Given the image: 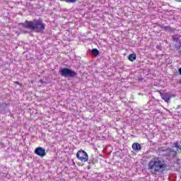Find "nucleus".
Wrapping results in <instances>:
<instances>
[{"instance_id": "16", "label": "nucleus", "mask_w": 181, "mask_h": 181, "mask_svg": "<svg viewBox=\"0 0 181 181\" xmlns=\"http://www.w3.org/2000/svg\"><path fill=\"white\" fill-rule=\"evenodd\" d=\"M178 72L180 74V76H181V67L178 69Z\"/></svg>"}, {"instance_id": "13", "label": "nucleus", "mask_w": 181, "mask_h": 181, "mask_svg": "<svg viewBox=\"0 0 181 181\" xmlns=\"http://www.w3.org/2000/svg\"><path fill=\"white\" fill-rule=\"evenodd\" d=\"M164 28L165 30H170V27L166 26V27H164Z\"/></svg>"}, {"instance_id": "2", "label": "nucleus", "mask_w": 181, "mask_h": 181, "mask_svg": "<svg viewBox=\"0 0 181 181\" xmlns=\"http://www.w3.org/2000/svg\"><path fill=\"white\" fill-rule=\"evenodd\" d=\"M23 28L25 29H30L33 30V32H36L37 33H43L46 25L42 21V19H34L33 21H25V23L21 24Z\"/></svg>"}, {"instance_id": "3", "label": "nucleus", "mask_w": 181, "mask_h": 181, "mask_svg": "<svg viewBox=\"0 0 181 181\" xmlns=\"http://www.w3.org/2000/svg\"><path fill=\"white\" fill-rule=\"evenodd\" d=\"M60 75L62 77H76L77 76V72L69 69L64 68L60 71Z\"/></svg>"}, {"instance_id": "6", "label": "nucleus", "mask_w": 181, "mask_h": 181, "mask_svg": "<svg viewBox=\"0 0 181 181\" xmlns=\"http://www.w3.org/2000/svg\"><path fill=\"white\" fill-rule=\"evenodd\" d=\"M35 153L38 156L43 158V156H46V149L42 147L36 148L35 150Z\"/></svg>"}, {"instance_id": "7", "label": "nucleus", "mask_w": 181, "mask_h": 181, "mask_svg": "<svg viewBox=\"0 0 181 181\" xmlns=\"http://www.w3.org/2000/svg\"><path fill=\"white\" fill-rule=\"evenodd\" d=\"M160 97L163 100H164V101H165V103H169V101H170V98H172V96H170V95L163 93H160Z\"/></svg>"}, {"instance_id": "15", "label": "nucleus", "mask_w": 181, "mask_h": 181, "mask_svg": "<svg viewBox=\"0 0 181 181\" xmlns=\"http://www.w3.org/2000/svg\"><path fill=\"white\" fill-rule=\"evenodd\" d=\"M16 84H17L18 86H22V83H19L18 81L16 82Z\"/></svg>"}, {"instance_id": "11", "label": "nucleus", "mask_w": 181, "mask_h": 181, "mask_svg": "<svg viewBox=\"0 0 181 181\" xmlns=\"http://www.w3.org/2000/svg\"><path fill=\"white\" fill-rule=\"evenodd\" d=\"M65 2L66 4H75V2H77V0H65Z\"/></svg>"}, {"instance_id": "5", "label": "nucleus", "mask_w": 181, "mask_h": 181, "mask_svg": "<svg viewBox=\"0 0 181 181\" xmlns=\"http://www.w3.org/2000/svg\"><path fill=\"white\" fill-rule=\"evenodd\" d=\"M76 158L81 160V162H87V160H88V155L83 150H80L77 152Z\"/></svg>"}, {"instance_id": "18", "label": "nucleus", "mask_w": 181, "mask_h": 181, "mask_svg": "<svg viewBox=\"0 0 181 181\" xmlns=\"http://www.w3.org/2000/svg\"><path fill=\"white\" fill-rule=\"evenodd\" d=\"M60 1H62V2H66V0H60Z\"/></svg>"}, {"instance_id": "20", "label": "nucleus", "mask_w": 181, "mask_h": 181, "mask_svg": "<svg viewBox=\"0 0 181 181\" xmlns=\"http://www.w3.org/2000/svg\"><path fill=\"white\" fill-rule=\"evenodd\" d=\"M180 84H181V80H180Z\"/></svg>"}, {"instance_id": "19", "label": "nucleus", "mask_w": 181, "mask_h": 181, "mask_svg": "<svg viewBox=\"0 0 181 181\" xmlns=\"http://www.w3.org/2000/svg\"><path fill=\"white\" fill-rule=\"evenodd\" d=\"M175 155H176L177 153L176 151H174Z\"/></svg>"}, {"instance_id": "14", "label": "nucleus", "mask_w": 181, "mask_h": 181, "mask_svg": "<svg viewBox=\"0 0 181 181\" xmlns=\"http://www.w3.org/2000/svg\"><path fill=\"white\" fill-rule=\"evenodd\" d=\"M40 83H41L42 84H46V82L44 81L43 80H40Z\"/></svg>"}, {"instance_id": "9", "label": "nucleus", "mask_w": 181, "mask_h": 181, "mask_svg": "<svg viewBox=\"0 0 181 181\" xmlns=\"http://www.w3.org/2000/svg\"><path fill=\"white\" fill-rule=\"evenodd\" d=\"M129 60L130 62H134V60H136V54H135V53L130 54L129 55Z\"/></svg>"}, {"instance_id": "1", "label": "nucleus", "mask_w": 181, "mask_h": 181, "mask_svg": "<svg viewBox=\"0 0 181 181\" xmlns=\"http://www.w3.org/2000/svg\"><path fill=\"white\" fill-rule=\"evenodd\" d=\"M166 163L159 157L153 158L148 164V170L152 175L163 173L166 169Z\"/></svg>"}, {"instance_id": "10", "label": "nucleus", "mask_w": 181, "mask_h": 181, "mask_svg": "<svg viewBox=\"0 0 181 181\" xmlns=\"http://www.w3.org/2000/svg\"><path fill=\"white\" fill-rule=\"evenodd\" d=\"M92 53L93 54H94V56H98V54H100V51H98V49L93 48L92 49Z\"/></svg>"}, {"instance_id": "8", "label": "nucleus", "mask_w": 181, "mask_h": 181, "mask_svg": "<svg viewBox=\"0 0 181 181\" xmlns=\"http://www.w3.org/2000/svg\"><path fill=\"white\" fill-rule=\"evenodd\" d=\"M132 149L133 151H141V149H142V147L139 143H134L132 144Z\"/></svg>"}, {"instance_id": "17", "label": "nucleus", "mask_w": 181, "mask_h": 181, "mask_svg": "<svg viewBox=\"0 0 181 181\" xmlns=\"http://www.w3.org/2000/svg\"><path fill=\"white\" fill-rule=\"evenodd\" d=\"M177 2H181V0H175Z\"/></svg>"}, {"instance_id": "12", "label": "nucleus", "mask_w": 181, "mask_h": 181, "mask_svg": "<svg viewBox=\"0 0 181 181\" xmlns=\"http://www.w3.org/2000/svg\"><path fill=\"white\" fill-rule=\"evenodd\" d=\"M168 149L166 147H161L159 148L160 152H166Z\"/></svg>"}, {"instance_id": "4", "label": "nucleus", "mask_w": 181, "mask_h": 181, "mask_svg": "<svg viewBox=\"0 0 181 181\" xmlns=\"http://www.w3.org/2000/svg\"><path fill=\"white\" fill-rule=\"evenodd\" d=\"M174 47L178 53H181V35H173Z\"/></svg>"}]
</instances>
